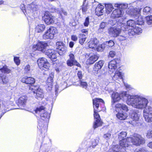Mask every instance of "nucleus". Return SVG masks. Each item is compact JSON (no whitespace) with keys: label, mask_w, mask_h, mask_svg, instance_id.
Wrapping results in <instances>:
<instances>
[{"label":"nucleus","mask_w":152,"mask_h":152,"mask_svg":"<svg viewBox=\"0 0 152 152\" xmlns=\"http://www.w3.org/2000/svg\"><path fill=\"white\" fill-rule=\"evenodd\" d=\"M148 102V100L145 98L133 95H129L127 101L128 104L140 109L145 108Z\"/></svg>","instance_id":"1"},{"label":"nucleus","mask_w":152,"mask_h":152,"mask_svg":"<svg viewBox=\"0 0 152 152\" xmlns=\"http://www.w3.org/2000/svg\"><path fill=\"white\" fill-rule=\"evenodd\" d=\"M128 141L131 142V144L138 146L145 143V140L141 136L138 134H134L132 137H128Z\"/></svg>","instance_id":"2"},{"label":"nucleus","mask_w":152,"mask_h":152,"mask_svg":"<svg viewBox=\"0 0 152 152\" xmlns=\"http://www.w3.org/2000/svg\"><path fill=\"white\" fill-rule=\"evenodd\" d=\"M45 108L43 106H41L39 107H37L35 110L36 113L39 114L41 118V119L43 121H46V123L48 121L50 117V114L45 110Z\"/></svg>","instance_id":"3"},{"label":"nucleus","mask_w":152,"mask_h":152,"mask_svg":"<svg viewBox=\"0 0 152 152\" xmlns=\"http://www.w3.org/2000/svg\"><path fill=\"white\" fill-rule=\"evenodd\" d=\"M57 33L56 28L54 27H51L48 29L43 35V38L44 39H53L54 37V35Z\"/></svg>","instance_id":"4"},{"label":"nucleus","mask_w":152,"mask_h":152,"mask_svg":"<svg viewBox=\"0 0 152 152\" xmlns=\"http://www.w3.org/2000/svg\"><path fill=\"white\" fill-rule=\"evenodd\" d=\"M143 116L145 121L148 123L152 122V108L148 106L143 111Z\"/></svg>","instance_id":"5"},{"label":"nucleus","mask_w":152,"mask_h":152,"mask_svg":"<svg viewBox=\"0 0 152 152\" xmlns=\"http://www.w3.org/2000/svg\"><path fill=\"white\" fill-rule=\"evenodd\" d=\"M128 96L126 92H123L121 94L114 92L112 95V104L113 105L115 102L119 101L123 98L124 99V97H127L128 99Z\"/></svg>","instance_id":"6"},{"label":"nucleus","mask_w":152,"mask_h":152,"mask_svg":"<svg viewBox=\"0 0 152 152\" xmlns=\"http://www.w3.org/2000/svg\"><path fill=\"white\" fill-rule=\"evenodd\" d=\"M37 64L40 69H49L50 65L47 59L44 58H39L37 61Z\"/></svg>","instance_id":"7"},{"label":"nucleus","mask_w":152,"mask_h":152,"mask_svg":"<svg viewBox=\"0 0 152 152\" xmlns=\"http://www.w3.org/2000/svg\"><path fill=\"white\" fill-rule=\"evenodd\" d=\"M98 111L95 109H94V117L95 121L94 122L93 128L95 129L102 125V122L101 121L99 115L97 113Z\"/></svg>","instance_id":"8"},{"label":"nucleus","mask_w":152,"mask_h":152,"mask_svg":"<svg viewBox=\"0 0 152 152\" xmlns=\"http://www.w3.org/2000/svg\"><path fill=\"white\" fill-rule=\"evenodd\" d=\"M141 9L142 8H134L132 7L130 9H128L126 10V12L131 16L136 18L137 16L139 15Z\"/></svg>","instance_id":"9"},{"label":"nucleus","mask_w":152,"mask_h":152,"mask_svg":"<svg viewBox=\"0 0 152 152\" xmlns=\"http://www.w3.org/2000/svg\"><path fill=\"white\" fill-rule=\"evenodd\" d=\"M48 46V44L45 42H38L36 45H34L33 47V49L35 50H37L42 52L45 51V48Z\"/></svg>","instance_id":"10"},{"label":"nucleus","mask_w":152,"mask_h":152,"mask_svg":"<svg viewBox=\"0 0 152 152\" xmlns=\"http://www.w3.org/2000/svg\"><path fill=\"white\" fill-rule=\"evenodd\" d=\"M35 88L34 86H32L30 87V89L32 90L33 93L36 94V98L37 99L43 98L44 97L43 90L40 88Z\"/></svg>","instance_id":"11"},{"label":"nucleus","mask_w":152,"mask_h":152,"mask_svg":"<svg viewBox=\"0 0 152 152\" xmlns=\"http://www.w3.org/2000/svg\"><path fill=\"white\" fill-rule=\"evenodd\" d=\"M56 46H57V50L58 53L60 55H62L66 52V48L64 44L61 42H58L56 43Z\"/></svg>","instance_id":"12"},{"label":"nucleus","mask_w":152,"mask_h":152,"mask_svg":"<svg viewBox=\"0 0 152 152\" xmlns=\"http://www.w3.org/2000/svg\"><path fill=\"white\" fill-rule=\"evenodd\" d=\"M120 32L121 30L118 28L112 27L109 28L108 29V33L111 37H118Z\"/></svg>","instance_id":"13"},{"label":"nucleus","mask_w":152,"mask_h":152,"mask_svg":"<svg viewBox=\"0 0 152 152\" xmlns=\"http://www.w3.org/2000/svg\"><path fill=\"white\" fill-rule=\"evenodd\" d=\"M119 144L121 147V149L122 148L124 150H125L126 148H130L132 146L131 142L128 140V137L126 139L121 140L119 142Z\"/></svg>","instance_id":"14"},{"label":"nucleus","mask_w":152,"mask_h":152,"mask_svg":"<svg viewBox=\"0 0 152 152\" xmlns=\"http://www.w3.org/2000/svg\"><path fill=\"white\" fill-rule=\"evenodd\" d=\"M44 19L45 22L47 24H50L53 22V16L48 12H45Z\"/></svg>","instance_id":"15"},{"label":"nucleus","mask_w":152,"mask_h":152,"mask_svg":"<svg viewBox=\"0 0 152 152\" xmlns=\"http://www.w3.org/2000/svg\"><path fill=\"white\" fill-rule=\"evenodd\" d=\"M124 14L123 10L117 8L113 11L111 16L114 18H119L122 17Z\"/></svg>","instance_id":"16"},{"label":"nucleus","mask_w":152,"mask_h":152,"mask_svg":"<svg viewBox=\"0 0 152 152\" xmlns=\"http://www.w3.org/2000/svg\"><path fill=\"white\" fill-rule=\"evenodd\" d=\"M21 81L27 84H32L35 83V80L32 77L25 76L22 78Z\"/></svg>","instance_id":"17"},{"label":"nucleus","mask_w":152,"mask_h":152,"mask_svg":"<svg viewBox=\"0 0 152 152\" xmlns=\"http://www.w3.org/2000/svg\"><path fill=\"white\" fill-rule=\"evenodd\" d=\"M99 56L94 55L91 56L87 60L86 63L87 64H91L94 63L98 58Z\"/></svg>","instance_id":"18"},{"label":"nucleus","mask_w":152,"mask_h":152,"mask_svg":"<svg viewBox=\"0 0 152 152\" xmlns=\"http://www.w3.org/2000/svg\"><path fill=\"white\" fill-rule=\"evenodd\" d=\"M104 7L101 5H99L95 9V13L98 16L103 15L104 11L103 9Z\"/></svg>","instance_id":"19"},{"label":"nucleus","mask_w":152,"mask_h":152,"mask_svg":"<svg viewBox=\"0 0 152 152\" xmlns=\"http://www.w3.org/2000/svg\"><path fill=\"white\" fill-rule=\"evenodd\" d=\"M100 102L104 103V101L102 99L100 98H96L93 100V103L94 109H95V107L96 109H98L99 106V103Z\"/></svg>","instance_id":"20"},{"label":"nucleus","mask_w":152,"mask_h":152,"mask_svg":"<svg viewBox=\"0 0 152 152\" xmlns=\"http://www.w3.org/2000/svg\"><path fill=\"white\" fill-rule=\"evenodd\" d=\"M27 100V98L26 96H22L20 97L18 99V105L20 106H24Z\"/></svg>","instance_id":"21"},{"label":"nucleus","mask_w":152,"mask_h":152,"mask_svg":"<svg viewBox=\"0 0 152 152\" xmlns=\"http://www.w3.org/2000/svg\"><path fill=\"white\" fill-rule=\"evenodd\" d=\"M99 41L96 38L93 39L89 42V47L91 48H95L97 47Z\"/></svg>","instance_id":"22"},{"label":"nucleus","mask_w":152,"mask_h":152,"mask_svg":"<svg viewBox=\"0 0 152 152\" xmlns=\"http://www.w3.org/2000/svg\"><path fill=\"white\" fill-rule=\"evenodd\" d=\"M104 63V61L102 60L96 63L94 66V70L95 71L98 72L99 69H100L102 68V67L103 66Z\"/></svg>","instance_id":"23"},{"label":"nucleus","mask_w":152,"mask_h":152,"mask_svg":"<svg viewBox=\"0 0 152 152\" xmlns=\"http://www.w3.org/2000/svg\"><path fill=\"white\" fill-rule=\"evenodd\" d=\"M116 62L114 60L111 61L110 62L109 64L108 68L109 69H110V71L111 72H113V70L117 68Z\"/></svg>","instance_id":"24"},{"label":"nucleus","mask_w":152,"mask_h":152,"mask_svg":"<svg viewBox=\"0 0 152 152\" xmlns=\"http://www.w3.org/2000/svg\"><path fill=\"white\" fill-rule=\"evenodd\" d=\"M116 117L121 120H125L127 117V114L123 112H118L116 115Z\"/></svg>","instance_id":"25"},{"label":"nucleus","mask_w":152,"mask_h":152,"mask_svg":"<svg viewBox=\"0 0 152 152\" xmlns=\"http://www.w3.org/2000/svg\"><path fill=\"white\" fill-rule=\"evenodd\" d=\"M66 64L69 66H72L74 65L79 66L80 65V64L76 61H73L69 59L67 61Z\"/></svg>","instance_id":"26"},{"label":"nucleus","mask_w":152,"mask_h":152,"mask_svg":"<svg viewBox=\"0 0 152 152\" xmlns=\"http://www.w3.org/2000/svg\"><path fill=\"white\" fill-rule=\"evenodd\" d=\"M135 18L136 23L137 24L139 25H142L144 23L143 18L140 15V13L139 15L137 16V17Z\"/></svg>","instance_id":"27"},{"label":"nucleus","mask_w":152,"mask_h":152,"mask_svg":"<svg viewBox=\"0 0 152 152\" xmlns=\"http://www.w3.org/2000/svg\"><path fill=\"white\" fill-rule=\"evenodd\" d=\"M45 28V26L43 24L38 25L35 28V31L39 33L43 31Z\"/></svg>","instance_id":"28"},{"label":"nucleus","mask_w":152,"mask_h":152,"mask_svg":"<svg viewBox=\"0 0 152 152\" xmlns=\"http://www.w3.org/2000/svg\"><path fill=\"white\" fill-rule=\"evenodd\" d=\"M115 107L117 108L120 109L127 111L128 109L126 106L124 104L118 103L115 105Z\"/></svg>","instance_id":"29"},{"label":"nucleus","mask_w":152,"mask_h":152,"mask_svg":"<svg viewBox=\"0 0 152 152\" xmlns=\"http://www.w3.org/2000/svg\"><path fill=\"white\" fill-rule=\"evenodd\" d=\"M88 9V0H84L82 5V10L83 12L86 13Z\"/></svg>","instance_id":"30"},{"label":"nucleus","mask_w":152,"mask_h":152,"mask_svg":"<svg viewBox=\"0 0 152 152\" xmlns=\"http://www.w3.org/2000/svg\"><path fill=\"white\" fill-rule=\"evenodd\" d=\"M79 43L81 45H83L86 39V35L83 34H80L79 35Z\"/></svg>","instance_id":"31"},{"label":"nucleus","mask_w":152,"mask_h":152,"mask_svg":"<svg viewBox=\"0 0 152 152\" xmlns=\"http://www.w3.org/2000/svg\"><path fill=\"white\" fill-rule=\"evenodd\" d=\"M130 118L133 121H137L139 119V117L137 113L133 111L130 116Z\"/></svg>","instance_id":"32"},{"label":"nucleus","mask_w":152,"mask_h":152,"mask_svg":"<svg viewBox=\"0 0 152 152\" xmlns=\"http://www.w3.org/2000/svg\"><path fill=\"white\" fill-rule=\"evenodd\" d=\"M106 9V12L107 14H109L113 9V6L111 4H105Z\"/></svg>","instance_id":"33"},{"label":"nucleus","mask_w":152,"mask_h":152,"mask_svg":"<svg viewBox=\"0 0 152 152\" xmlns=\"http://www.w3.org/2000/svg\"><path fill=\"white\" fill-rule=\"evenodd\" d=\"M115 7H117L121 10L125 9L127 8L128 7V4H115Z\"/></svg>","instance_id":"34"},{"label":"nucleus","mask_w":152,"mask_h":152,"mask_svg":"<svg viewBox=\"0 0 152 152\" xmlns=\"http://www.w3.org/2000/svg\"><path fill=\"white\" fill-rule=\"evenodd\" d=\"M0 70L2 72L5 73H9L11 71V70L9 69L6 66H4L2 68H0Z\"/></svg>","instance_id":"35"},{"label":"nucleus","mask_w":152,"mask_h":152,"mask_svg":"<svg viewBox=\"0 0 152 152\" xmlns=\"http://www.w3.org/2000/svg\"><path fill=\"white\" fill-rule=\"evenodd\" d=\"M107 25V23L104 22H102L101 23L99 26V27L98 29L99 32H101L103 31L104 29L105 28L106 26Z\"/></svg>","instance_id":"36"},{"label":"nucleus","mask_w":152,"mask_h":152,"mask_svg":"<svg viewBox=\"0 0 152 152\" xmlns=\"http://www.w3.org/2000/svg\"><path fill=\"white\" fill-rule=\"evenodd\" d=\"M135 21L133 20H129L127 22V24L128 26L131 27V28H134L135 26Z\"/></svg>","instance_id":"37"},{"label":"nucleus","mask_w":152,"mask_h":152,"mask_svg":"<svg viewBox=\"0 0 152 152\" xmlns=\"http://www.w3.org/2000/svg\"><path fill=\"white\" fill-rule=\"evenodd\" d=\"M120 147L118 145H113L111 148L109 149V151L110 152H118L119 151Z\"/></svg>","instance_id":"38"},{"label":"nucleus","mask_w":152,"mask_h":152,"mask_svg":"<svg viewBox=\"0 0 152 152\" xmlns=\"http://www.w3.org/2000/svg\"><path fill=\"white\" fill-rule=\"evenodd\" d=\"M126 134L127 133L125 132H120L118 134V138L120 141L123 140V139H125L124 138L126 137Z\"/></svg>","instance_id":"39"},{"label":"nucleus","mask_w":152,"mask_h":152,"mask_svg":"<svg viewBox=\"0 0 152 152\" xmlns=\"http://www.w3.org/2000/svg\"><path fill=\"white\" fill-rule=\"evenodd\" d=\"M104 43L106 46L108 47H112L114 45V42L111 40L105 42Z\"/></svg>","instance_id":"40"},{"label":"nucleus","mask_w":152,"mask_h":152,"mask_svg":"<svg viewBox=\"0 0 152 152\" xmlns=\"http://www.w3.org/2000/svg\"><path fill=\"white\" fill-rule=\"evenodd\" d=\"M146 23L148 25H152V16H148L146 17Z\"/></svg>","instance_id":"41"},{"label":"nucleus","mask_w":152,"mask_h":152,"mask_svg":"<svg viewBox=\"0 0 152 152\" xmlns=\"http://www.w3.org/2000/svg\"><path fill=\"white\" fill-rule=\"evenodd\" d=\"M54 52V51L53 49H49L46 51L45 50V51L44 53H45V54L47 55L48 57H49L50 56H51V54H53Z\"/></svg>","instance_id":"42"},{"label":"nucleus","mask_w":152,"mask_h":152,"mask_svg":"<svg viewBox=\"0 0 152 152\" xmlns=\"http://www.w3.org/2000/svg\"><path fill=\"white\" fill-rule=\"evenodd\" d=\"M28 7L31 9L33 11H34L37 10L38 7V6L37 5L32 4L29 5Z\"/></svg>","instance_id":"43"},{"label":"nucleus","mask_w":152,"mask_h":152,"mask_svg":"<svg viewBox=\"0 0 152 152\" xmlns=\"http://www.w3.org/2000/svg\"><path fill=\"white\" fill-rule=\"evenodd\" d=\"M106 47L104 42L101 45H99L97 47V49L98 51H102Z\"/></svg>","instance_id":"44"},{"label":"nucleus","mask_w":152,"mask_h":152,"mask_svg":"<svg viewBox=\"0 0 152 152\" xmlns=\"http://www.w3.org/2000/svg\"><path fill=\"white\" fill-rule=\"evenodd\" d=\"M134 32H135V34H138L139 33H141L142 32V29L138 27L135 26L134 28Z\"/></svg>","instance_id":"45"},{"label":"nucleus","mask_w":152,"mask_h":152,"mask_svg":"<svg viewBox=\"0 0 152 152\" xmlns=\"http://www.w3.org/2000/svg\"><path fill=\"white\" fill-rule=\"evenodd\" d=\"M53 76L52 74H51L48 77L47 79L48 82H49L50 84V88H52V85L51 84H52V83L53 82Z\"/></svg>","instance_id":"46"},{"label":"nucleus","mask_w":152,"mask_h":152,"mask_svg":"<svg viewBox=\"0 0 152 152\" xmlns=\"http://www.w3.org/2000/svg\"><path fill=\"white\" fill-rule=\"evenodd\" d=\"M128 33L129 36H133L135 34L134 28H131L128 31Z\"/></svg>","instance_id":"47"},{"label":"nucleus","mask_w":152,"mask_h":152,"mask_svg":"<svg viewBox=\"0 0 152 152\" xmlns=\"http://www.w3.org/2000/svg\"><path fill=\"white\" fill-rule=\"evenodd\" d=\"M151 8L148 7H146L143 9V12L144 14H147L150 12Z\"/></svg>","instance_id":"48"},{"label":"nucleus","mask_w":152,"mask_h":152,"mask_svg":"<svg viewBox=\"0 0 152 152\" xmlns=\"http://www.w3.org/2000/svg\"><path fill=\"white\" fill-rule=\"evenodd\" d=\"M118 39L119 41H123L126 39H127V37L125 35H119L118 36Z\"/></svg>","instance_id":"49"},{"label":"nucleus","mask_w":152,"mask_h":152,"mask_svg":"<svg viewBox=\"0 0 152 152\" xmlns=\"http://www.w3.org/2000/svg\"><path fill=\"white\" fill-rule=\"evenodd\" d=\"M80 85L83 88H87V84L86 82L80 80Z\"/></svg>","instance_id":"50"},{"label":"nucleus","mask_w":152,"mask_h":152,"mask_svg":"<svg viewBox=\"0 0 152 152\" xmlns=\"http://www.w3.org/2000/svg\"><path fill=\"white\" fill-rule=\"evenodd\" d=\"M14 61L15 63L17 65H19L20 64V60L19 58L18 57H14Z\"/></svg>","instance_id":"51"},{"label":"nucleus","mask_w":152,"mask_h":152,"mask_svg":"<svg viewBox=\"0 0 152 152\" xmlns=\"http://www.w3.org/2000/svg\"><path fill=\"white\" fill-rule=\"evenodd\" d=\"M30 66L29 65H26L24 68L25 72L26 73L28 72L30 70Z\"/></svg>","instance_id":"52"},{"label":"nucleus","mask_w":152,"mask_h":152,"mask_svg":"<svg viewBox=\"0 0 152 152\" xmlns=\"http://www.w3.org/2000/svg\"><path fill=\"white\" fill-rule=\"evenodd\" d=\"M111 134L110 133H107L103 135V137L106 140H108L110 137Z\"/></svg>","instance_id":"53"},{"label":"nucleus","mask_w":152,"mask_h":152,"mask_svg":"<svg viewBox=\"0 0 152 152\" xmlns=\"http://www.w3.org/2000/svg\"><path fill=\"white\" fill-rule=\"evenodd\" d=\"M98 140H94L92 143V147L94 148L98 144Z\"/></svg>","instance_id":"54"},{"label":"nucleus","mask_w":152,"mask_h":152,"mask_svg":"<svg viewBox=\"0 0 152 152\" xmlns=\"http://www.w3.org/2000/svg\"><path fill=\"white\" fill-rule=\"evenodd\" d=\"M116 55V53L113 51H110L109 54V56L112 58L114 57Z\"/></svg>","instance_id":"55"},{"label":"nucleus","mask_w":152,"mask_h":152,"mask_svg":"<svg viewBox=\"0 0 152 152\" xmlns=\"http://www.w3.org/2000/svg\"><path fill=\"white\" fill-rule=\"evenodd\" d=\"M146 151L142 148H137L134 151V152H145Z\"/></svg>","instance_id":"56"},{"label":"nucleus","mask_w":152,"mask_h":152,"mask_svg":"<svg viewBox=\"0 0 152 152\" xmlns=\"http://www.w3.org/2000/svg\"><path fill=\"white\" fill-rule=\"evenodd\" d=\"M89 24V18L87 17L85 20V22L84 23V25L86 26H87Z\"/></svg>","instance_id":"57"},{"label":"nucleus","mask_w":152,"mask_h":152,"mask_svg":"<svg viewBox=\"0 0 152 152\" xmlns=\"http://www.w3.org/2000/svg\"><path fill=\"white\" fill-rule=\"evenodd\" d=\"M77 75L78 78L80 80H81L82 79L83 77V75L82 74V72L80 71H78Z\"/></svg>","instance_id":"58"},{"label":"nucleus","mask_w":152,"mask_h":152,"mask_svg":"<svg viewBox=\"0 0 152 152\" xmlns=\"http://www.w3.org/2000/svg\"><path fill=\"white\" fill-rule=\"evenodd\" d=\"M8 80L7 77H5L2 78V81L3 83L6 84L8 82Z\"/></svg>","instance_id":"59"},{"label":"nucleus","mask_w":152,"mask_h":152,"mask_svg":"<svg viewBox=\"0 0 152 152\" xmlns=\"http://www.w3.org/2000/svg\"><path fill=\"white\" fill-rule=\"evenodd\" d=\"M69 59H71L73 61H76L75 59L74 55L72 53H70L69 55Z\"/></svg>","instance_id":"60"},{"label":"nucleus","mask_w":152,"mask_h":152,"mask_svg":"<svg viewBox=\"0 0 152 152\" xmlns=\"http://www.w3.org/2000/svg\"><path fill=\"white\" fill-rule=\"evenodd\" d=\"M49 58L51 59H54L56 58L57 56L56 54L54 53V52L53 54H51V56H50Z\"/></svg>","instance_id":"61"},{"label":"nucleus","mask_w":152,"mask_h":152,"mask_svg":"<svg viewBox=\"0 0 152 152\" xmlns=\"http://www.w3.org/2000/svg\"><path fill=\"white\" fill-rule=\"evenodd\" d=\"M71 39L72 40L76 41L77 39V37L75 35H72L71 37Z\"/></svg>","instance_id":"62"},{"label":"nucleus","mask_w":152,"mask_h":152,"mask_svg":"<svg viewBox=\"0 0 152 152\" xmlns=\"http://www.w3.org/2000/svg\"><path fill=\"white\" fill-rule=\"evenodd\" d=\"M147 136L148 138L152 137V130L148 132L147 134Z\"/></svg>","instance_id":"63"},{"label":"nucleus","mask_w":152,"mask_h":152,"mask_svg":"<svg viewBox=\"0 0 152 152\" xmlns=\"http://www.w3.org/2000/svg\"><path fill=\"white\" fill-rule=\"evenodd\" d=\"M61 15H62V14H63L64 16H66L67 14V13L66 11H65L64 10H61Z\"/></svg>","instance_id":"64"}]
</instances>
